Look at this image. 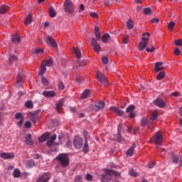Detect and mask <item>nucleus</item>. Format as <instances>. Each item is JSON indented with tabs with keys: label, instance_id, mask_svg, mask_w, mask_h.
<instances>
[{
	"label": "nucleus",
	"instance_id": "f257e3e1",
	"mask_svg": "<svg viewBox=\"0 0 182 182\" xmlns=\"http://www.w3.org/2000/svg\"><path fill=\"white\" fill-rule=\"evenodd\" d=\"M120 172L114 171L113 169H106L105 173L102 175V182H109L112 180V177H120Z\"/></svg>",
	"mask_w": 182,
	"mask_h": 182
},
{
	"label": "nucleus",
	"instance_id": "f03ea898",
	"mask_svg": "<svg viewBox=\"0 0 182 182\" xmlns=\"http://www.w3.org/2000/svg\"><path fill=\"white\" fill-rule=\"evenodd\" d=\"M55 160L60 162L62 167H68L69 166V157H68L66 154H60L56 156Z\"/></svg>",
	"mask_w": 182,
	"mask_h": 182
},
{
	"label": "nucleus",
	"instance_id": "7ed1b4c3",
	"mask_svg": "<svg viewBox=\"0 0 182 182\" xmlns=\"http://www.w3.org/2000/svg\"><path fill=\"white\" fill-rule=\"evenodd\" d=\"M64 9L68 14H73L75 12V5L70 0H65L64 1Z\"/></svg>",
	"mask_w": 182,
	"mask_h": 182
},
{
	"label": "nucleus",
	"instance_id": "20e7f679",
	"mask_svg": "<svg viewBox=\"0 0 182 182\" xmlns=\"http://www.w3.org/2000/svg\"><path fill=\"white\" fill-rule=\"evenodd\" d=\"M57 135L54 134L47 142L48 147H50L51 151H56V147L58 146V143L55 142L56 140Z\"/></svg>",
	"mask_w": 182,
	"mask_h": 182
},
{
	"label": "nucleus",
	"instance_id": "39448f33",
	"mask_svg": "<svg viewBox=\"0 0 182 182\" xmlns=\"http://www.w3.org/2000/svg\"><path fill=\"white\" fill-rule=\"evenodd\" d=\"M73 53H75L76 58H77V64L76 66H86V64L85 63V62H83V64L79 63V60L80 59V58H82V53L80 52V50L79 49V48H73Z\"/></svg>",
	"mask_w": 182,
	"mask_h": 182
},
{
	"label": "nucleus",
	"instance_id": "423d86ee",
	"mask_svg": "<svg viewBox=\"0 0 182 182\" xmlns=\"http://www.w3.org/2000/svg\"><path fill=\"white\" fill-rule=\"evenodd\" d=\"M151 141H155L156 146H161V143H163V135H161L160 132H157L155 136L151 139Z\"/></svg>",
	"mask_w": 182,
	"mask_h": 182
},
{
	"label": "nucleus",
	"instance_id": "0eeeda50",
	"mask_svg": "<svg viewBox=\"0 0 182 182\" xmlns=\"http://www.w3.org/2000/svg\"><path fill=\"white\" fill-rule=\"evenodd\" d=\"M171 160L173 164H179L180 167L182 166V158L181 156H177L172 153Z\"/></svg>",
	"mask_w": 182,
	"mask_h": 182
},
{
	"label": "nucleus",
	"instance_id": "6e6552de",
	"mask_svg": "<svg viewBox=\"0 0 182 182\" xmlns=\"http://www.w3.org/2000/svg\"><path fill=\"white\" fill-rule=\"evenodd\" d=\"M96 78L100 81L102 85H107V77L103 73L97 71Z\"/></svg>",
	"mask_w": 182,
	"mask_h": 182
},
{
	"label": "nucleus",
	"instance_id": "1a4fd4ad",
	"mask_svg": "<svg viewBox=\"0 0 182 182\" xmlns=\"http://www.w3.org/2000/svg\"><path fill=\"white\" fill-rule=\"evenodd\" d=\"M73 144L75 148L79 150L82 149V146H83V140L79 136H75L73 139Z\"/></svg>",
	"mask_w": 182,
	"mask_h": 182
},
{
	"label": "nucleus",
	"instance_id": "9d476101",
	"mask_svg": "<svg viewBox=\"0 0 182 182\" xmlns=\"http://www.w3.org/2000/svg\"><path fill=\"white\" fill-rule=\"evenodd\" d=\"M50 179V173H44L42 176H40L37 179V182H48Z\"/></svg>",
	"mask_w": 182,
	"mask_h": 182
},
{
	"label": "nucleus",
	"instance_id": "9b49d317",
	"mask_svg": "<svg viewBox=\"0 0 182 182\" xmlns=\"http://www.w3.org/2000/svg\"><path fill=\"white\" fill-rule=\"evenodd\" d=\"M91 45L94 48L95 52L99 53L100 52L101 46L100 44L96 41V38H92Z\"/></svg>",
	"mask_w": 182,
	"mask_h": 182
},
{
	"label": "nucleus",
	"instance_id": "f8f14e48",
	"mask_svg": "<svg viewBox=\"0 0 182 182\" xmlns=\"http://www.w3.org/2000/svg\"><path fill=\"white\" fill-rule=\"evenodd\" d=\"M15 119L16 120H19L17 123V126H18V127H21L22 124H23V120L25 119L23 116H22V113L21 112L16 113Z\"/></svg>",
	"mask_w": 182,
	"mask_h": 182
},
{
	"label": "nucleus",
	"instance_id": "ddd939ff",
	"mask_svg": "<svg viewBox=\"0 0 182 182\" xmlns=\"http://www.w3.org/2000/svg\"><path fill=\"white\" fill-rule=\"evenodd\" d=\"M0 157L1 159H4V160H11L15 157V154L14 153L10 152V153H6V152H3L0 154Z\"/></svg>",
	"mask_w": 182,
	"mask_h": 182
},
{
	"label": "nucleus",
	"instance_id": "4468645a",
	"mask_svg": "<svg viewBox=\"0 0 182 182\" xmlns=\"http://www.w3.org/2000/svg\"><path fill=\"white\" fill-rule=\"evenodd\" d=\"M46 43H48V42H49L50 45L54 48V49H58V43H56V41H55V39H53L50 36H48L46 37Z\"/></svg>",
	"mask_w": 182,
	"mask_h": 182
},
{
	"label": "nucleus",
	"instance_id": "2eb2a0df",
	"mask_svg": "<svg viewBox=\"0 0 182 182\" xmlns=\"http://www.w3.org/2000/svg\"><path fill=\"white\" fill-rule=\"evenodd\" d=\"M105 106V102L100 101L97 105L92 106V109L93 110H95V112H99V110H102V109H104Z\"/></svg>",
	"mask_w": 182,
	"mask_h": 182
},
{
	"label": "nucleus",
	"instance_id": "dca6fc26",
	"mask_svg": "<svg viewBox=\"0 0 182 182\" xmlns=\"http://www.w3.org/2000/svg\"><path fill=\"white\" fill-rule=\"evenodd\" d=\"M28 116L31 122H33L34 124L36 123V122H38V120H39V114H38V112H36V113L30 112Z\"/></svg>",
	"mask_w": 182,
	"mask_h": 182
},
{
	"label": "nucleus",
	"instance_id": "f3484780",
	"mask_svg": "<svg viewBox=\"0 0 182 182\" xmlns=\"http://www.w3.org/2000/svg\"><path fill=\"white\" fill-rule=\"evenodd\" d=\"M155 106H157V107L163 108L166 106V102L163 101V100L160 98H157L154 100Z\"/></svg>",
	"mask_w": 182,
	"mask_h": 182
},
{
	"label": "nucleus",
	"instance_id": "a211bd4d",
	"mask_svg": "<svg viewBox=\"0 0 182 182\" xmlns=\"http://www.w3.org/2000/svg\"><path fill=\"white\" fill-rule=\"evenodd\" d=\"M109 110H112V112H114L118 116H123L124 114V112L122 110H120V109L116 107H110Z\"/></svg>",
	"mask_w": 182,
	"mask_h": 182
},
{
	"label": "nucleus",
	"instance_id": "6ab92c4d",
	"mask_svg": "<svg viewBox=\"0 0 182 182\" xmlns=\"http://www.w3.org/2000/svg\"><path fill=\"white\" fill-rule=\"evenodd\" d=\"M49 136H50V133L46 132L41 137L38 138V141L40 143H43V141H46V140L49 139Z\"/></svg>",
	"mask_w": 182,
	"mask_h": 182
},
{
	"label": "nucleus",
	"instance_id": "aec40b11",
	"mask_svg": "<svg viewBox=\"0 0 182 182\" xmlns=\"http://www.w3.org/2000/svg\"><path fill=\"white\" fill-rule=\"evenodd\" d=\"M134 149H136V143H134L132 146L127 150L126 152L127 156L132 157V156H133V153H134Z\"/></svg>",
	"mask_w": 182,
	"mask_h": 182
},
{
	"label": "nucleus",
	"instance_id": "412c9836",
	"mask_svg": "<svg viewBox=\"0 0 182 182\" xmlns=\"http://www.w3.org/2000/svg\"><path fill=\"white\" fill-rule=\"evenodd\" d=\"M25 143L28 146H32V144H33V141L32 140V135L31 134H28L26 136Z\"/></svg>",
	"mask_w": 182,
	"mask_h": 182
},
{
	"label": "nucleus",
	"instance_id": "4be33fe9",
	"mask_svg": "<svg viewBox=\"0 0 182 182\" xmlns=\"http://www.w3.org/2000/svg\"><path fill=\"white\" fill-rule=\"evenodd\" d=\"M43 95L45 96V97H54V96H56V93L53 90L44 91Z\"/></svg>",
	"mask_w": 182,
	"mask_h": 182
},
{
	"label": "nucleus",
	"instance_id": "5701e85b",
	"mask_svg": "<svg viewBox=\"0 0 182 182\" xmlns=\"http://www.w3.org/2000/svg\"><path fill=\"white\" fill-rule=\"evenodd\" d=\"M94 35L95 36V41L97 42V41H100V30L99 29V27L95 26V32Z\"/></svg>",
	"mask_w": 182,
	"mask_h": 182
},
{
	"label": "nucleus",
	"instance_id": "b1692460",
	"mask_svg": "<svg viewBox=\"0 0 182 182\" xmlns=\"http://www.w3.org/2000/svg\"><path fill=\"white\" fill-rule=\"evenodd\" d=\"M150 38V33L149 32L144 33L142 34L141 41L149 43V41H150V38Z\"/></svg>",
	"mask_w": 182,
	"mask_h": 182
},
{
	"label": "nucleus",
	"instance_id": "393cba45",
	"mask_svg": "<svg viewBox=\"0 0 182 182\" xmlns=\"http://www.w3.org/2000/svg\"><path fill=\"white\" fill-rule=\"evenodd\" d=\"M147 45H149V43H146L144 41L139 42L138 45V49L139 50H144V49L146 48Z\"/></svg>",
	"mask_w": 182,
	"mask_h": 182
},
{
	"label": "nucleus",
	"instance_id": "a878e982",
	"mask_svg": "<svg viewBox=\"0 0 182 182\" xmlns=\"http://www.w3.org/2000/svg\"><path fill=\"white\" fill-rule=\"evenodd\" d=\"M83 153H88L89 152V144L87 143V137H85L84 145L82 147Z\"/></svg>",
	"mask_w": 182,
	"mask_h": 182
},
{
	"label": "nucleus",
	"instance_id": "bb28decb",
	"mask_svg": "<svg viewBox=\"0 0 182 182\" xmlns=\"http://www.w3.org/2000/svg\"><path fill=\"white\" fill-rule=\"evenodd\" d=\"M163 66V63L161 62H158L156 63L155 64V72H160V70H163L164 69V67H161Z\"/></svg>",
	"mask_w": 182,
	"mask_h": 182
},
{
	"label": "nucleus",
	"instance_id": "cd10ccee",
	"mask_svg": "<svg viewBox=\"0 0 182 182\" xmlns=\"http://www.w3.org/2000/svg\"><path fill=\"white\" fill-rule=\"evenodd\" d=\"M9 6L8 5H2L0 6V14H6L8 11H9Z\"/></svg>",
	"mask_w": 182,
	"mask_h": 182
},
{
	"label": "nucleus",
	"instance_id": "c85d7f7f",
	"mask_svg": "<svg viewBox=\"0 0 182 182\" xmlns=\"http://www.w3.org/2000/svg\"><path fill=\"white\" fill-rule=\"evenodd\" d=\"M9 65H12L13 63H16V60H18V58L15 55H11L9 56Z\"/></svg>",
	"mask_w": 182,
	"mask_h": 182
},
{
	"label": "nucleus",
	"instance_id": "c756f323",
	"mask_svg": "<svg viewBox=\"0 0 182 182\" xmlns=\"http://www.w3.org/2000/svg\"><path fill=\"white\" fill-rule=\"evenodd\" d=\"M41 71L39 73V75L41 76L45 74V72H46V65L45 63H42L40 65Z\"/></svg>",
	"mask_w": 182,
	"mask_h": 182
},
{
	"label": "nucleus",
	"instance_id": "7c9ffc66",
	"mask_svg": "<svg viewBox=\"0 0 182 182\" xmlns=\"http://www.w3.org/2000/svg\"><path fill=\"white\" fill-rule=\"evenodd\" d=\"M63 107V100H60L56 105L57 112H60Z\"/></svg>",
	"mask_w": 182,
	"mask_h": 182
},
{
	"label": "nucleus",
	"instance_id": "2f4dec72",
	"mask_svg": "<svg viewBox=\"0 0 182 182\" xmlns=\"http://www.w3.org/2000/svg\"><path fill=\"white\" fill-rule=\"evenodd\" d=\"M31 23H32V14H28L26 21L24 22V25H31Z\"/></svg>",
	"mask_w": 182,
	"mask_h": 182
},
{
	"label": "nucleus",
	"instance_id": "473e14b6",
	"mask_svg": "<svg viewBox=\"0 0 182 182\" xmlns=\"http://www.w3.org/2000/svg\"><path fill=\"white\" fill-rule=\"evenodd\" d=\"M22 73L19 72L17 75V85L18 87H21L22 83Z\"/></svg>",
	"mask_w": 182,
	"mask_h": 182
},
{
	"label": "nucleus",
	"instance_id": "72a5a7b5",
	"mask_svg": "<svg viewBox=\"0 0 182 182\" xmlns=\"http://www.w3.org/2000/svg\"><path fill=\"white\" fill-rule=\"evenodd\" d=\"M109 39H110V35H109V33H105L102 37V41L103 43H107V42H109Z\"/></svg>",
	"mask_w": 182,
	"mask_h": 182
},
{
	"label": "nucleus",
	"instance_id": "f704fd0d",
	"mask_svg": "<svg viewBox=\"0 0 182 182\" xmlns=\"http://www.w3.org/2000/svg\"><path fill=\"white\" fill-rule=\"evenodd\" d=\"M13 176L14 178H19V177H21V171L18 168L14 169Z\"/></svg>",
	"mask_w": 182,
	"mask_h": 182
},
{
	"label": "nucleus",
	"instance_id": "c9c22d12",
	"mask_svg": "<svg viewBox=\"0 0 182 182\" xmlns=\"http://www.w3.org/2000/svg\"><path fill=\"white\" fill-rule=\"evenodd\" d=\"M89 95H90V90H85L81 95V99H87V97H89Z\"/></svg>",
	"mask_w": 182,
	"mask_h": 182
},
{
	"label": "nucleus",
	"instance_id": "e433bc0d",
	"mask_svg": "<svg viewBox=\"0 0 182 182\" xmlns=\"http://www.w3.org/2000/svg\"><path fill=\"white\" fill-rule=\"evenodd\" d=\"M48 13L50 18H55V16H56V11H55V9L53 7H50Z\"/></svg>",
	"mask_w": 182,
	"mask_h": 182
},
{
	"label": "nucleus",
	"instance_id": "4c0bfd02",
	"mask_svg": "<svg viewBox=\"0 0 182 182\" xmlns=\"http://www.w3.org/2000/svg\"><path fill=\"white\" fill-rule=\"evenodd\" d=\"M42 63H45L46 66L50 67L53 65V59L50 58L48 60H45Z\"/></svg>",
	"mask_w": 182,
	"mask_h": 182
},
{
	"label": "nucleus",
	"instance_id": "58836bf2",
	"mask_svg": "<svg viewBox=\"0 0 182 182\" xmlns=\"http://www.w3.org/2000/svg\"><path fill=\"white\" fill-rule=\"evenodd\" d=\"M11 41L12 42H14V43H19V42H21V38L18 35L14 34L11 38Z\"/></svg>",
	"mask_w": 182,
	"mask_h": 182
},
{
	"label": "nucleus",
	"instance_id": "ea45409f",
	"mask_svg": "<svg viewBox=\"0 0 182 182\" xmlns=\"http://www.w3.org/2000/svg\"><path fill=\"white\" fill-rule=\"evenodd\" d=\"M26 167H27V168H31V167H35V161H33L32 159L28 160L27 161Z\"/></svg>",
	"mask_w": 182,
	"mask_h": 182
},
{
	"label": "nucleus",
	"instance_id": "a19ab883",
	"mask_svg": "<svg viewBox=\"0 0 182 182\" xmlns=\"http://www.w3.org/2000/svg\"><path fill=\"white\" fill-rule=\"evenodd\" d=\"M165 76H166V73L164 71H161L157 75L156 79L157 80H161L162 79H164Z\"/></svg>",
	"mask_w": 182,
	"mask_h": 182
},
{
	"label": "nucleus",
	"instance_id": "79ce46f5",
	"mask_svg": "<svg viewBox=\"0 0 182 182\" xmlns=\"http://www.w3.org/2000/svg\"><path fill=\"white\" fill-rule=\"evenodd\" d=\"M134 27V23L133 22V21L128 20V21L127 22V29H133Z\"/></svg>",
	"mask_w": 182,
	"mask_h": 182
},
{
	"label": "nucleus",
	"instance_id": "37998d69",
	"mask_svg": "<svg viewBox=\"0 0 182 182\" xmlns=\"http://www.w3.org/2000/svg\"><path fill=\"white\" fill-rule=\"evenodd\" d=\"M134 109H136L134 105H130L129 107H128L127 108L126 112H127V113H132V112H134Z\"/></svg>",
	"mask_w": 182,
	"mask_h": 182
},
{
	"label": "nucleus",
	"instance_id": "c03bdc74",
	"mask_svg": "<svg viewBox=\"0 0 182 182\" xmlns=\"http://www.w3.org/2000/svg\"><path fill=\"white\" fill-rule=\"evenodd\" d=\"M147 124H149V119L146 118H142L141 120V126L144 127L147 126Z\"/></svg>",
	"mask_w": 182,
	"mask_h": 182
},
{
	"label": "nucleus",
	"instance_id": "a18cd8bd",
	"mask_svg": "<svg viewBox=\"0 0 182 182\" xmlns=\"http://www.w3.org/2000/svg\"><path fill=\"white\" fill-rule=\"evenodd\" d=\"M144 15H151V9L149 7L144 9Z\"/></svg>",
	"mask_w": 182,
	"mask_h": 182
},
{
	"label": "nucleus",
	"instance_id": "49530a36",
	"mask_svg": "<svg viewBox=\"0 0 182 182\" xmlns=\"http://www.w3.org/2000/svg\"><path fill=\"white\" fill-rule=\"evenodd\" d=\"M150 48L147 47V48H146V52H148V53H151V52H154V50H156V47H154V46L151 45V46H150Z\"/></svg>",
	"mask_w": 182,
	"mask_h": 182
},
{
	"label": "nucleus",
	"instance_id": "de8ad7c7",
	"mask_svg": "<svg viewBox=\"0 0 182 182\" xmlns=\"http://www.w3.org/2000/svg\"><path fill=\"white\" fill-rule=\"evenodd\" d=\"M43 52H44V50L42 48H38L34 50V53H36L37 55H41L43 53Z\"/></svg>",
	"mask_w": 182,
	"mask_h": 182
},
{
	"label": "nucleus",
	"instance_id": "09e8293b",
	"mask_svg": "<svg viewBox=\"0 0 182 182\" xmlns=\"http://www.w3.org/2000/svg\"><path fill=\"white\" fill-rule=\"evenodd\" d=\"M26 107H27V109H33V103H32V102L31 101H27L26 102Z\"/></svg>",
	"mask_w": 182,
	"mask_h": 182
},
{
	"label": "nucleus",
	"instance_id": "8fccbe9b",
	"mask_svg": "<svg viewBox=\"0 0 182 182\" xmlns=\"http://www.w3.org/2000/svg\"><path fill=\"white\" fill-rule=\"evenodd\" d=\"M174 26H176V23L171 21L168 23V28L169 31H173Z\"/></svg>",
	"mask_w": 182,
	"mask_h": 182
},
{
	"label": "nucleus",
	"instance_id": "3c124183",
	"mask_svg": "<svg viewBox=\"0 0 182 182\" xmlns=\"http://www.w3.org/2000/svg\"><path fill=\"white\" fill-rule=\"evenodd\" d=\"M117 141H122V132H119L117 135L114 136Z\"/></svg>",
	"mask_w": 182,
	"mask_h": 182
},
{
	"label": "nucleus",
	"instance_id": "603ef678",
	"mask_svg": "<svg viewBox=\"0 0 182 182\" xmlns=\"http://www.w3.org/2000/svg\"><path fill=\"white\" fill-rule=\"evenodd\" d=\"M130 176H132V177H136L137 176V172H136V171H134V169H131L129 171Z\"/></svg>",
	"mask_w": 182,
	"mask_h": 182
},
{
	"label": "nucleus",
	"instance_id": "864d4df0",
	"mask_svg": "<svg viewBox=\"0 0 182 182\" xmlns=\"http://www.w3.org/2000/svg\"><path fill=\"white\" fill-rule=\"evenodd\" d=\"M159 114H157V112L154 111L152 113V117H151V120H156V119H157Z\"/></svg>",
	"mask_w": 182,
	"mask_h": 182
},
{
	"label": "nucleus",
	"instance_id": "5fc2aeb1",
	"mask_svg": "<svg viewBox=\"0 0 182 182\" xmlns=\"http://www.w3.org/2000/svg\"><path fill=\"white\" fill-rule=\"evenodd\" d=\"M123 43H124L125 45H127V43H129V36L125 35V36H124V38H123Z\"/></svg>",
	"mask_w": 182,
	"mask_h": 182
},
{
	"label": "nucleus",
	"instance_id": "6e6d98bb",
	"mask_svg": "<svg viewBox=\"0 0 182 182\" xmlns=\"http://www.w3.org/2000/svg\"><path fill=\"white\" fill-rule=\"evenodd\" d=\"M174 43L176 45V46H182V40H175Z\"/></svg>",
	"mask_w": 182,
	"mask_h": 182
},
{
	"label": "nucleus",
	"instance_id": "4d7b16f0",
	"mask_svg": "<svg viewBox=\"0 0 182 182\" xmlns=\"http://www.w3.org/2000/svg\"><path fill=\"white\" fill-rule=\"evenodd\" d=\"M41 82L43 83V85H44L45 86H47L48 85V79L45 77H41Z\"/></svg>",
	"mask_w": 182,
	"mask_h": 182
},
{
	"label": "nucleus",
	"instance_id": "13d9d810",
	"mask_svg": "<svg viewBox=\"0 0 182 182\" xmlns=\"http://www.w3.org/2000/svg\"><path fill=\"white\" fill-rule=\"evenodd\" d=\"M24 127L26 129H31V127H32V124L31 123V122L28 121L25 123Z\"/></svg>",
	"mask_w": 182,
	"mask_h": 182
},
{
	"label": "nucleus",
	"instance_id": "bf43d9fd",
	"mask_svg": "<svg viewBox=\"0 0 182 182\" xmlns=\"http://www.w3.org/2000/svg\"><path fill=\"white\" fill-rule=\"evenodd\" d=\"M102 63L105 64V65H107V63H109V58L106 57V56H104L102 58Z\"/></svg>",
	"mask_w": 182,
	"mask_h": 182
},
{
	"label": "nucleus",
	"instance_id": "052dcab7",
	"mask_svg": "<svg viewBox=\"0 0 182 182\" xmlns=\"http://www.w3.org/2000/svg\"><path fill=\"white\" fill-rule=\"evenodd\" d=\"M180 53H181L180 48H176L175 50H174V55H176V56H178V55H180Z\"/></svg>",
	"mask_w": 182,
	"mask_h": 182
},
{
	"label": "nucleus",
	"instance_id": "680f3d73",
	"mask_svg": "<svg viewBox=\"0 0 182 182\" xmlns=\"http://www.w3.org/2000/svg\"><path fill=\"white\" fill-rule=\"evenodd\" d=\"M75 182H82V176L80 175L75 176Z\"/></svg>",
	"mask_w": 182,
	"mask_h": 182
},
{
	"label": "nucleus",
	"instance_id": "e2e57ef3",
	"mask_svg": "<svg viewBox=\"0 0 182 182\" xmlns=\"http://www.w3.org/2000/svg\"><path fill=\"white\" fill-rule=\"evenodd\" d=\"M83 11H85V5L80 4L78 8V12H83Z\"/></svg>",
	"mask_w": 182,
	"mask_h": 182
},
{
	"label": "nucleus",
	"instance_id": "0e129e2a",
	"mask_svg": "<svg viewBox=\"0 0 182 182\" xmlns=\"http://www.w3.org/2000/svg\"><path fill=\"white\" fill-rule=\"evenodd\" d=\"M58 89L60 90H63V89H65V85L63 84V82L58 83Z\"/></svg>",
	"mask_w": 182,
	"mask_h": 182
},
{
	"label": "nucleus",
	"instance_id": "69168bd1",
	"mask_svg": "<svg viewBox=\"0 0 182 182\" xmlns=\"http://www.w3.org/2000/svg\"><path fill=\"white\" fill-rule=\"evenodd\" d=\"M90 16H91V18H98L99 16L97 15V13L91 12Z\"/></svg>",
	"mask_w": 182,
	"mask_h": 182
},
{
	"label": "nucleus",
	"instance_id": "338daca9",
	"mask_svg": "<svg viewBox=\"0 0 182 182\" xmlns=\"http://www.w3.org/2000/svg\"><path fill=\"white\" fill-rule=\"evenodd\" d=\"M86 180H87L88 181H90L92 178L93 176H92V175L87 173L85 176Z\"/></svg>",
	"mask_w": 182,
	"mask_h": 182
},
{
	"label": "nucleus",
	"instance_id": "774afa93",
	"mask_svg": "<svg viewBox=\"0 0 182 182\" xmlns=\"http://www.w3.org/2000/svg\"><path fill=\"white\" fill-rule=\"evenodd\" d=\"M76 80L77 83H82V82H83V77L78 76L77 77Z\"/></svg>",
	"mask_w": 182,
	"mask_h": 182
}]
</instances>
